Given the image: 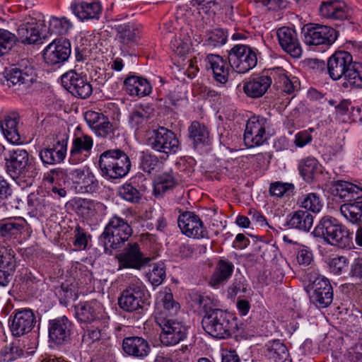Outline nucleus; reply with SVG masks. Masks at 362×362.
Segmentation results:
<instances>
[{"label":"nucleus","mask_w":362,"mask_h":362,"mask_svg":"<svg viewBox=\"0 0 362 362\" xmlns=\"http://www.w3.org/2000/svg\"><path fill=\"white\" fill-rule=\"evenodd\" d=\"M336 196L345 199L346 202L362 198V187L343 180H338L333 185Z\"/></svg>","instance_id":"f704fd0d"},{"label":"nucleus","mask_w":362,"mask_h":362,"mask_svg":"<svg viewBox=\"0 0 362 362\" xmlns=\"http://www.w3.org/2000/svg\"><path fill=\"white\" fill-rule=\"evenodd\" d=\"M102 339V330L98 327H88L83 334L82 344L87 347L92 348L98 344Z\"/></svg>","instance_id":"5fc2aeb1"},{"label":"nucleus","mask_w":362,"mask_h":362,"mask_svg":"<svg viewBox=\"0 0 362 362\" xmlns=\"http://www.w3.org/2000/svg\"><path fill=\"white\" fill-rule=\"evenodd\" d=\"M149 115L143 107L134 110L129 115V123L132 128H139L147 122Z\"/></svg>","instance_id":"0e129e2a"},{"label":"nucleus","mask_w":362,"mask_h":362,"mask_svg":"<svg viewBox=\"0 0 362 362\" xmlns=\"http://www.w3.org/2000/svg\"><path fill=\"white\" fill-rule=\"evenodd\" d=\"M116 40L121 45V49H126L134 45L139 38V30L131 24H119L116 25Z\"/></svg>","instance_id":"c9c22d12"},{"label":"nucleus","mask_w":362,"mask_h":362,"mask_svg":"<svg viewBox=\"0 0 362 362\" xmlns=\"http://www.w3.org/2000/svg\"><path fill=\"white\" fill-rule=\"evenodd\" d=\"M93 146V138L82 134L75 136L73 139L69 162L71 165H77L85 161L91 153Z\"/></svg>","instance_id":"4be33fe9"},{"label":"nucleus","mask_w":362,"mask_h":362,"mask_svg":"<svg viewBox=\"0 0 362 362\" xmlns=\"http://www.w3.org/2000/svg\"><path fill=\"white\" fill-rule=\"evenodd\" d=\"M36 16H30L25 17L22 24L18 28V36L23 44H35L41 40L40 26L44 24L43 16L38 13Z\"/></svg>","instance_id":"a211bd4d"},{"label":"nucleus","mask_w":362,"mask_h":362,"mask_svg":"<svg viewBox=\"0 0 362 362\" xmlns=\"http://www.w3.org/2000/svg\"><path fill=\"white\" fill-rule=\"evenodd\" d=\"M16 267L15 252L12 249L0 246V286H6Z\"/></svg>","instance_id":"c85d7f7f"},{"label":"nucleus","mask_w":362,"mask_h":362,"mask_svg":"<svg viewBox=\"0 0 362 362\" xmlns=\"http://www.w3.org/2000/svg\"><path fill=\"white\" fill-rule=\"evenodd\" d=\"M272 84L271 74L266 70L262 74L247 78L243 83V90L248 97L257 98L264 95Z\"/></svg>","instance_id":"393cba45"},{"label":"nucleus","mask_w":362,"mask_h":362,"mask_svg":"<svg viewBox=\"0 0 362 362\" xmlns=\"http://www.w3.org/2000/svg\"><path fill=\"white\" fill-rule=\"evenodd\" d=\"M68 136L64 135L52 146L42 147L38 151V156L45 166L59 164L66 156Z\"/></svg>","instance_id":"412c9836"},{"label":"nucleus","mask_w":362,"mask_h":362,"mask_svg":"<svg viewBox=\"0 0 362 362\" xmlns=\"http://www.w3.org/2000/svg\"><path fill=\"white\" fill-rule=\"evenodd\" d=\"M61 80L62 86L76 98L86 99L93 93L92 85L82 73L70 70L62 76Z\"/></svg>","instance_id":"f8f14e48"},{"label":"nucleus","mask_w":362,"mask_h":362,"mask_svg":"<svg viewBox=\"0 0 362 362\" xmlns=\"http://www.w3.org/2000/svg\"><path fill=\"white\" fill-rule=\"evenodd\" d=\"M178 226L182 234L193 238H203L207 231L201 218L192 211L182 213L177 218Z\"/></svg>","instance_id":"6ab92c4d"},{"label":"nucleus","mask_w":362,"mask_h":362,"mask_svg":"<svg viewBox=\"0 0 362 362\" xmlns=\"http://www.w3.org/2000/svg\"><path fill=\"white\" fill-rule=\"evenodd\" d=\"M72 323L63 316L49 321V337L57 344H62L69 341L71 332Z\"/></svg>","instance_id":"bb28decb"},{"label":"nucleus","mask_w":362,"mask_h":362,"mask_svg":"<svg viewBox=\"0 0 362 362\" xmlns=\"http://www.w3.org/2000/svg\"><path fill=\"white\" fill-rule=\"evenodd\" d=\"M23 354V350L15 343L6 345L0 352V358L4 362H12Z\"/></svg>","instance_id":"680f3d73"},{"label":"nucleus","mask_w":362,"mask_h":362,"mask_svg":"<svg viewBox=\"0 0 362 362\" xmlns=\"http://www.w3.org/2000/svg\"><path fill=\"white\" fill-rule=\"evenodd\" d=\"M262 352L267 359L275 362H281L288 356L287 347L280 340L268 341L263 346Z\"/></svg>","instance_id":"58836bf2"},{"label":"nucleus","mask_w":362,"mask_h":362,"mask_svg":"<svg viewBox=\"0 0 362 362\" xmlns=\"http://www.w3.org/2000/svg\"><path fill=\"white\" fill-rule=\"evenodd\" d=\"M27 225L22 217H10L0 220V238L4 242L16 238Z\"/></svg>","instance_id":"7c9ffc66"},{"label":"nucleus","mask_w":362,"mask_h":362,"mask_svg":"<svg viewBox=\"0 0 362 362\" xmlns=\"http://www.w3.org/2000/svg\"><path fill=\"white\" fill-rule=\"evenodd\" d=\"M192 300L195 305H197L200 309H202L205 313L204 315H207L211 312L215 310H219L216 308V302L208 296H203L195 293L192 296Z\"/></svg>","instance_id":"bf43d9fd"},{"label":"nucleus","mask_w":362,"mask_h":362,"mask_svg":"<svg viewBox=\"0 0 362 362\" xmlns=\"http://www.w3.org/2000/svg\"><path fill=\"white\" fill-rule=\"evenodd\" d=\"M71 204L76 212L80 214H88L93 208V202L87 199L76 198L72 200Z\"/></svg>","instance_id":"774afa93"},{"label":"nucleus","mask_w":362,"mask_h":362,"mask_svg":"<svg viewBox=\"0 0 362 362\" xmlns=\"http://www.w3.org/2000/svg\"><path fill=\"white\" fill-rule=\"evenodd\" d=\"M310 281H312L313 294L310 300L317 308H325L329 305L333 300V290L329 280L322 276H318Z\"/></svg>","instance_id":"aec40b11"},{"label":"nucleus","mask_w":362,"mask_h":362,"mask_svg":"<svg viewBox=\"0 0 362 362\" xmlns=\"http://www.w3.org/2000/svg\"><path fill=\"white\" fill-rule=\"evenodd\" d=\"M267 73L271 74L274 86L286 94L291 95L300 88L299 80L282 67L269 69Z\"/></svg>","instance_id":"5701e85b"},{"label":"nucleus","mask_w":362,"mask_h":362,"mask_svg":"<svg viewBox=\"0 0 362 362\" xmlns=\"http://www.w3.org/2000/svg\"><path fill=\"white\" fill-rule=\"evenodd\" d=\"M48 202L45 195L40 193H31L28 197V205L30 213L33 216H44Z\"/></svg>","instance_id":"49530a36"},{"label":"nucleus","mask_w":362,"mask_h":362,"mask_svg":"<svg viewBox=\"0 0 362 362\" xmlns=\"http://www.w3.org/2000/svg\"><path fill=\"white\" fill-rule=\"evenodd\" d=\"M102 175L107 180H117L125 177L131 169V161L127 154L121 149L105 151L98 161Z\"/></svg>","instance_id":"20e7f679"},{"label":"nucleus","mask_w":362,"mask_h":362,"mask_svg":"<svg viewBox=\"0 0 362 362\" xmlns=\"http://www.w3.org/2000/svg\"><path fill=\"white\" fill-rule=\"evenodd\" d=\"M160 164L161 163L156 155L143 153L140 157L139 168L148 174L158 171Z\"/></svg>","instance_id":"864d4df0"},{"label":"nucleus","mask_w":362,"mask_h":362,"mask_svg":"<svg viewBox=\"0 0 362 362\" xmlns=\"http://www.w3.org/2000/svg\"><path fill=\"white\" fill-rule=\"evenodd\" d=\"M270 126L269 120L264 117H253L247 124L244 133V142L248 147L262 145L267 139L266 129Z\"/></svg>","instance_id":"dca6fc26"},{"label":"nucleus","mask_w":362,"mask_h":362,"mask_svg":"<svg viewBox=\"0 0 362 362\" xmlns=\"http://www.w3.org/2000/svg\"><path fill=\"white\" fill-rule=\"evenodd\" d=\"M73 13L81 21L98 19L101 13V6L98 2H81L72 6Z\"/></svg>","instance_id":"ea45409f"},{"label":"nucleus","mask_w":362,"mask_h":362,"mask_svg":"<svg viewBox=\"0 0 362 362\" xmlns=\"http://www.w3.org/2000/svg\"><path fill=\"white\" fill-rule=\"evenodd\" d=\"M35 324V315L30 308L15 309L8 319L9 329L15 337H21L30 332Z\"/></svg>","instance_id":"2eb2a0df"},{"label":"nucleus","mask_w":362,"mask_h":362,"mask_svg":"<svg viewBox=\"0 0 362 362\" xmlns=\"http://www.w3.org/2000/svg\"><path fill=\"white\" fill-rule=\"evenodd\" d=\"M210 312L203 317L202 321L205 332L217 339H226L230 337L232 330L235 328L232 316L222 310Z\"/></svg>","instance_id":"6e6552de"},{"label":"nucleus","mask_w":362,"mask_h":362,"mask_svg":"<svg viewBox=\"0 0 362 362\" xmlns=\"http://www.w3.org/2000/svg\"><path fill=\"white\" fill-rule=\"evenodd\" d=\"M71 42L65 38L54 40L43 50V59L49 65H60L71 55Z\"/></svg>","instance_id":"f3484780"},{"label":"nucleus","mask_w":362,"mask_h":362,"mask_svg":"<svg viewBox=\"0 0 362 362\" xmlns=\"http://www.w3.org/2000/svg\"><path fill=\"white\" fill-rule=\"evenodd\" d=\"M148 296L143 283L138 279L123 291L118 299V305L127 312H134L143 308L146 303Z\"/></svg>","instance_id":"9d476101"},{"label":"nucleus","mask_w":362,"mask_h":362,"mask_svg":"<svg viewBox=\"0 0 362 362\" xmlns=\"http://www.w3.org/2000/svg\"><path fill=\"white\" fill-rule=\"evenodd\" d=\"M176 185L175 180L170 173H163L154 180L153 192L156 196L163 195L167 191L172 189Z\"/></svg>","instance_id":"de8ad7c7"},{"label":"nucleus","mask_w":362,"mask_h":362,"mask_svg":"<svg viewBox=\"0 0 362 362\" xmlns=\"http://www.w3.org/2000/svg\"><path fill=\"white\" fill-rule=\"evenodd\" d=\"M300 206L307 211L318 213L323 206V203L320 196L314 192L304 194L299 200Z\"/></svg>","instance_id":"3c124183"},{"label":"nucleus","mask_w":362,"mask_h":362,"mask_svg":"<svg viewBox=\"0 0 362 362\" xmlns=\"http://www.w3.org/2000/svg\"><path fill=\"white\" fill-rule=\"evenodd\" d=\"M148 144L153 150L167 156L180 150V141L176 134L165 127L154 130L153 135L148 139Z\"/></svg>","instance_id":"9b49d317"},{"label":"nucleus","mask_w":362,"mask_h":362,"mask_svg":"<svg viewBox=\"0 0 362 362\" xmlns=\"http://www.w3.org/2000/svg\"><path fill=\"white\" fill-rule=\"evenodd\" d=\"M72 235V243L76 250H86L89 242L91 241V235L85 228H82L79 225H77L73 229Z\"/></svg>","instance_id":"603ef678"},{"label":"nucleus","mask_w":362,"mask_h":362,"mask_svg":"<svg viewBox=\"0 0 362 362\" xmlns=\"http://www.w3.org/2000/svg\"><path fill=\"white\" fill-rule=\"evenodd\" d=\"M4 86L13 87L15 90L28 88L36 81V74L27 59L5 69L4 78L1 79Z\"/></svg>","instance_id":"0eeeda50"},{"label":"nucleus","mask_w":362,"mask_h":362,"mask_svg":"<svg viewBox=\"0 0 362 362\" xmlns=\"http://www.w3.org/2000/svg\"><path fill=\"white\" fill-rule=\"evenodd\" d=\"M117 194L121 199L132 204L139 203L142 197L141 188L137 189L132 182H127L119 186Z\"/></svg>","instance_id":"c03bdc74"},{"label":"nucleus","mask_w":362,"mask_h":362,"mask_svg":"<svg viewBox=\"0 0 362 362\" xmlns=\"http://www.w3.org/2000/svg\"><path fill=\"white\" fill-rule=\"evenodd\" d=\"M327 71L334 81L340 80L344 88H362V64L353 61L346 51L335 52L327 61Z\"/></svg>","instance_id":"f257e3e1"},{"label":"nucleus","mask_w":362,"mask_h":362,"mask_svg":"<svg viewBox=\"0 0 362 362\" xmlns=\"http://www.w3.org/2000/svg\"><path fill=\"white\" fill-rule=\"evenodd\" d=\"M294 185L292 183L274 182L270 184L269 193L272 196L282 197L285 194H289L293 192Z\"/></svg>","instance_id":"e2e57ef3"},{"label":"nucleus","mask_w":362,"mask_h":362,"mask_svg":"<svg viewBox=\"0 0 362 362\" xmlns=\"http://www.w3.org/2000/svg\"><path fill=\"white\" fill-rule=\"evenodd\" d=\"M313 233L322 238L331 245L350 248L352 245V233L337 218L330 216L322 217Z\"/></svg>","instance_id":"7ed1b4c3"},{"label":"nucleus","mask_w":362,"mask_h":362,"mask_svg":"<svg viewBox=\"0 0 362 362\" xmlns=\"http://www.w3.org/2000/svg\"><path fill=\"white\" fill-rule=\"evenodd\" d=\"M93 132L96 136L110 141H113L119 136V130L110 122L107 117L102 121L101 124L98 125Z\"/></svg>","instance_id":"8fccbe9b"},{"label":"nucleus","mask_w":362,"mask_h":362,"mask_svg":"<svg viewBox=\"0 0 362 362\" xmlns=\"http://www.w3.org/2000/svg\"><path fill=\"white\" fill-rule=\"evenodd\" d=\"M301 34L308 45H332L337 38V31L327 25L308 24L303 27Z\"/></svg>","instance_id":"ddd939ff"},{"label":"nucleus","mask_w":362,"mask_h":362,"mask_svg":"<svg viewBox=\"0 0 362 362\" xmlns=\"http://www.w3.org/2000/svg\"><path fill=\"white\" fill-rule=\"evenodd\" d=\"M7 172L13 178L35 177L40 168L34 158H30L25 149L20 147L13 148L5 156Z\"/></svg>","instance_id":"39448f33"},{"label":"nucleus","mask_w":362,"mask_h":362,"mask_svg":"<svg viewBox=\"0 0 362 362\" xmlns=\"http://www.w3.org/2000/svg\"><path fill=\"white\" fill-rule=\"evenodd\" d=\"M189 139L192 141L194 146L204 145L207 142L209 132L206 127L197 121H193L188 128Z\"/></svg>","instance_id":"37998d69"},{"label":"nucleus","mask_w":362,"mask_h":362,"mask_svg":"<svg viewBox=\"0 0 362 362\" xmlns=\"http://www.w3.org/2000/svg\"><path fill=\"white\" fill-rule=\"evenodd\" d=\"M122 350L129 356L144 359L149 355L151 348L146 339L141 337L132 336L123 339Z\"/></svg>","instance_id":"cd10ccee"},{"label":"nucleus","mask_w":362,"mask_h":362,"mask_svg":"<svg viewBox=\"0 0 362 362\" xmlns=\"http://www.w3.org/2000/svg\"><path fill=\"white\" fill-rule=\"evenodd\" d=\"M279 45L284 52L293 58H300L303 49L295 29L290 27H281L276 30Z\"/></svg>","instance_id":"b1692460"},{"label":"nucleus","mask_w":362,"mask_h":362,"mask_svg":"<svg viewBox=\"0 0 362 362\" xmlns=\"http://www.w3.org/2000/svg\"><path fill=\"white\" fill-rule=\"evenodd\" d=\"M18 37L6 29H0V57L7 54L16 45Z\"/></svg>","instance_id":"6e6d98bb"},{"label":"nucleus","mask_w":362,"mask_h":362,"mask_svg":"<svg viewBox=\"0 0 362 362\" xmlns=\"http://www.w3.org/2000/svg\"><path fill=\"white\" fill-rule=\"evenodd\" d=\"M151 284L154 286L160 285L166 276V269L163 262L154 264L153 268L147 274Z\"/></svg>","instance_id":"13d9d810"},{"label":"nucleus","mask_w":362,"mask_h":362,"mask_svg":"<svg viewBox=\"0 0 362 362\" xmlns=\"http://www.w3.org/2000/svg\"><path fill=\"white\" fill-rule=\"evenodd\" d=\"M71 27V23L66 17L51 16L49 21L48 33L50 35H66Z\"/></svg>","instance_id":"09e8293b"},{"label":"nucleus","mask_w":362,"mask_h":362,"mask_svg":"<svg viewBox=\"0 0 362 362\" xmlns=\"http://www.w3.org/2000/svg\"><path fill=\"white\" fill-rule=\"evenodd\" d=\"M126 92L132 96L143 97L149 95L152 91V87L149 82L144 78L129 75L124 81Z\"/></svg>","instance_id":"473e14b6"},{"label":"nucleus","mask_w":362,"mask_h":362,"mask_svg":"<svg viewBox=\"0 0 362 362\" xmlns=\"http://www.w3.org/2000/svg\"><path fill=\"white\" fill-rule=\"evenodd\" d=\"M227 40L226 33L223 29H214L207 35L205 45L209 47H220L224 45Z\"/></svg>","instance_id":"052dcab7"},{"label":"nucleus","mask_w":362,"mask_h":362,"mask_svg":"<svg viewBox=\"0 0 362 362\" xmlns=\"http://www.w3.org/2000/svg\"><path fill=\"white\" fill-rule=\"evenodd\" d=\"M300 175L307 182H312L322 172L321 165L317 159L312 157L300 160L298 164Z\"/></svg>","instance_id":"a19ab883"},{"label":"nucleus","mask_w":362,"mask_h":362,"mask_svg":"<svg viewBox=\"0 0 362 362\" xmlns=\"http://www.w3.org/2000/svg\"><path fill=\"white\" fill-rule=\"evenodd\" d=\"M78 321L83 323H98L103 317V305L96 300L80 303L74 307Z\"/></svg>","instance_id":"a878e982"},{"label":"nucleus","mask_w":362,"mask_h":362,"mask_svg":"<svg viewBox=\"0 0 362 362\" xmlns=\"http://www.w3.org/2000/svg\"><path fill=\"white\" fill-rule=\"evenodd\" d=\"M170 48L177 55L184 56L187 54L190 49V39L188 36L177 35L170 42Z\"/></svg>","instance_id":"4d7b16f0"},{"label":"nucleus","mask_w":362,"mask_h":362,"mask_svg":"<svg viewBox=\"0 0 362 362\" xmlns=\"http://www.w3.org/2000/svg\"><path fill=\"white\" fill-rule=\"evenodd\" d=\"M79 185H81V187L84 189V192L89 193L94 192L99 188L98 181L90 170L83 178Z\"/></svg>","instance_id":"69168bd1"},{"label":"nucleus","mask_w":362,"mask_h":362,"mask_svg":"<svg viewBox=\"0 0 362 362\" xmlns=\"http://www.w3.org/2000/svg\"><path fill=\"white\" fill-rule=\"evenodd\" d=\"M234 265L226 259H221L217 264L216 269L211 279V284L216 286L226 281L233 274Z\"/></svg>","instance_id":"79ce46f5"},{"label":"nucleus","mask_w":362,"mask_h":362,"mask_svg":"<svg viewBox=\"0 0 362 362\" xmlns=\"http://www.w3.org/2000/svg\"><path fill=\"white\" fill-rule=\"evenodd\" d=\"M132 233V222L128 217L123 218L115 214L105 226L100 236V241L103 243L105 252L110 254L112 250L120 249Z\"/></svg>","instance_id":"f03ea898"},{"label":"nucleus","mask_w":362,"mask_h":362,"mask_svg":"<svg viewBox=\"0 0 362 362\" xmlns=\"http://www.w3.org/2000/svg\"><path fill=\"white\" fill-rule=\"evenodd\" d=\"M155 321L161 329L160 340L163 346H174L187 338V327L175 316L158 313Z\"/></svg>","instance_id":"423d86ee"},{"label":"nucleus","mask_w":362,"mask_h":362,"mask_svg":"<svg viewBox=\"0 0 362 362\" xmlns=\"http://www.w3.org/2000/svg\"><path fill=\"white\" fill-rule=\"evenodd\" d=\"M119 262V269H134L141 270L148 264L151 258L146 257L141 252L137 243H128L122 252L117 255Z\"/></svg>","instance_id":"4468645a"},{"label":"nucleus","mask_w":362,"mask_h":362,"mask_svg":"<svg viewBox=\"0 0 362 362\" xmlns=\"http://www.w3.org/2000/svg\"><path fill=\"white\" fill-rule=\"evenodd\" d=\"M106 117L107 116L102 113L91 110H88L84 114V119L93 131H94L98 125L101 124L102 121L104 120Z\"/></svg>","instance_id":"338daca9"},{"label":"nucleus","mask_w":362,"mask_h":362,"mask_svg":"<svg viewBox=\"0 0 362 362\" xmlns=\"http://www.w3.org/2000/svg\"><path fill=\"white\" fill-rule=\"evenodd\" d=\"M313 225V216L307 211L298 210L287 216L285 226L308 232Z\"/></svg>","instance_id":"72a5a7b5"},{"label":"nucleus","mask_w":362,"mask_h":362,"mask_svg":"<svg viewBox=\"0 0 362 362\" xmlns=\"http://www.w3.org/2000/svg\"><path fill=\"white\" fill-rule=\"evenodd\" d=\"M158 298L162 303L163 310L159 313H165L167 315H173L179 311L180 306L173 298V295L171 290L165 288L163 291L159 292Z\"/></svg>","instance_id":"a18cd8bd"},{"label":"nucleus","mask_w":362,"mask_h":362,"mask_svg":"<svg viewBox=\"0 0 362 362\" xmlns=\"http://www.w3.org/2000/svg\"><path fill=\"white\" fill-rule=\"evenodd\" d=\"M18 124V118L14 115H4L0 118V129L5 138L12 144H18L21 141Z\"/></svg>","instance_id":"e433bc0d"},{"label":"nucleus","mask_w":362,"mask_h":362,"mask_svg":"<svg viewBox=\"0 0 362 362\" xmlns=\"http://www.w3.org/2000/svg\"><path fill=\"white\" fill-rule=\"evenodd\" d=\"M228 62L231 68L239 74H245L256 66L257 57L254 49L246 45L233 46L228 53Z\"/></svg>","instance_id":"1a4fd4ad"},{"label":"nucleus","mask_w":362,"mask_h":362,"mask_svg":"<svg viewBox=\"0 0 362 362\" xmlns=\"http://www.w3.org/2000/svg\"><path fill=\"white\" fill-rule=\"evenodd\" d=\"M320 15L331 20L343 21L349 16L346 4L339 0H329L323 1L320 6Z\"/></svg>","instance_id":"2f4dec72"},{"label":"nucleus","mask_w":362,"mask_h":362,"mask_svg":"<svg viewBox=\"0 0 362 362\" xmlns=\"http://www.w3.org/2000/svg\"><path fill=\"white\" fill-rule=\"evenodd\" d=\"M206 68L211 69L214 80L224 84L228 81L230 64L218 54H209L205 59Z\"/></svg>","instance_id":"c756f323"},{"label":"nucleus","mask_w":362,"mask_h":362,"mask_svg":"<svg viewBox=\"0 0 362 362\" xmlns=\"http://www.w3.org/2000/svg\"><path fill=\"white\" fill-rule=\"evenodd\" d=\"M341 214L350 223H362V199L345 202L340 206Z\"/></svg>","instance_id":"4c0bfd02"}]
</instances>
